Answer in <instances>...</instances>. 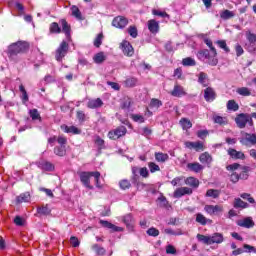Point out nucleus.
<instances>
[{"label":"nucleus","instance_id":"nucleus-14","mask_svg":"<svg viewBox=\"0 0 256 256\" xmlns=\"http://www.w3.org/2000/svg\"><path fill=\"white\" fill-rule=\"evenodd\" d=\"M204 93V99L207 103H213L215 99H217V92H215V89L213 87H206L203 90Z\"/></svg>","mask_w":256,"mask_h":256},{"label":"nucleus","instance_id":"nucleus-16","mask_svg":"<svg viewBox=\"0 0 256 256\" xmlns=\"http://www.w3.org/2000/svg\"><path fill=\"white\" fill-rule=\"evenodd\" d=\"M147 27H148V31L151 33V35H157V33H159V31L161 30L159 21H157L155 19L148 20Z\"/></svg>","mask_w":256,"mask_h":256},{"label":"nucleus","instance_id":"nucleus-61","mask_svg":"<svg viewBox=\"0 0 256 256\" xmlns=\"http://www.w3.org/2000/svg\"><path fill=\"white\" fill-rule=\"evenodd\" d=\"M119 187L120 189H122L123 191L127 190V189H131V182L127 179H123L119 182Z\"/></svg>","mask_w":256,"mask_h":256},{"label":"nucleus","instance_id":"nucleus-56","mask_svg":"<svg viewBox=\"0 0 256 256\" xmlns=\"http://www.w3.org/2000/svg\"><path fill=\"white\" fill-rule=\"evenodd\" d=\"M103 38H104L103 32L99 33L94 39V47H97V49H99V47L103 45Z\"/></svg>","mask_w":256,"mask_h":256},{"label":"nucleus","instance_id":"nucleus-47","mask_svg":"<svg viewBox=\"0 0 256 256\" xmlns=\"http://www.w3.org/2000/svg\"><path fill=\"white\" fill-rule=\"evenodd\" d=\"M236 93L242 97H249L251 95V89L247 87H240L236 89Z\"/></svg>","mask_w":256,"mask_h":256},{"label":"nucleus","instance_id":"nucleus-3","mask_svg":"<svg viewBox=\"0 0 256 256\" xmlns=\"http://www.w3.org/2000/svg\"><path fill=\"white\" fill-rule=\"evenodd\" d=\"M198 59H206L208 65H211L212 67H216V65L219 63V59H217V50L215 52H210L207 49H203L198 51Z\"/></svg>","mask_w":256,"mask_h":256},{"label":"nucleus","instance_id":"nucleus-9","mask_svg":"<svg viewBox=\"0 0 256 256\" xmlns=\"http://www.w3.org/2000/svg\"><path fill=\"white\" fill-rule=\"evenodd\" d=\"M204 211H205V213H207L210 216L221 215V213H223V211H224V208H223V205L207 204L204 206Z\"/></svg>","mask_w":256,"mask_h":256},{"label":"nucleus","instance_id":"nucleus-17","mask_svg":"<svg viewBox=\"0 0 256 256\" xmlns=\"http://www.w3.org/2000/svg\"><path fill=\"white\" fill-rule=\"evenodd\" d=\"M238 227H244L245 229H251L255 227V221H253V217L248 216L243 219L237 221Z\"/></svg>","mask_w":256,"mask_h":256},{"label":"nucleus","instance_id":"nucleus-45","mask_svg":"<svg viewBox=\"0 0 256 256\" xmlns=\"http://www.w3.org/2000/svg\"><path fill=\"white\" fill-rule=\"evenodd\" d=\"M149 107L150 109H159V107H163V102L157 98H152Z\"/></svg>","mask_w":256,"mask_h":256},{"label":"nucleus","instance_id":"nucleus-24","mask_svg":"<svg viewBox=\"0 0 256 256\" xmlns=\"http://www.w3.org/2000/svg\"><path fill=\"white\" fill-rule=\"evenodd\" d=\"M225 241V237H223L222 233L216 232L212 236H210V245L217 244L221 245Z\"/></svg>","mask_w":256,"mask_h":256},{"label":"nucleus","instance_id":"nucleus-62","mask_svg":"<svg viewBox=\"0 0 256 256\" xmlns=\"http://www.w3.org/2000/svg\"><path fill=\"white\" fill-rule=\"evenodd\" d=\"M194 149H195V151L199 152V151H205V149H207V147L205 146L204 142L196 141L194 144Z\"/></svg>","mask_w":256,"mask_h":256},{"label":"nucleus","instance_id":"nucleus-31","mask_svg":"<svg viewBox=\"0 0 256 256\" xmlns=\"http://www.w3.org/2000/svg\"><path fill=\"white\" fill-rule=\"evenodd\" d=\"M212 119L217 125L225 126L229 124V119L226 116L213 115Z\"/></svg>","mask_w":256,"mask_h":256},{"label":"nucleus","instance_id":"nucleus-18","mask_svg":"<svg viewBox=\"0 0 256 256\" xmlns=\"http://www.w3.org/2000/svg\"><path fill=\"white\" fill-rule=\"evenodd\" d=\"M170 95L172 97H185L187 95V92L185 91V88L179 84H175L172 91H170Z\"/></svg>","mask_w":256,"mask_h":256},{"label":"nucleus","instance_id":"nucleus-12","mask_svg":"<svg viewBox=\"0 0 256 256\" xmlns=\"http://www.w3.org/2000/svg\"><path fill=\"white\" fill-rule=\"evenodd\" d=\"M120 49L126 55L127 57H133L135 55V49H133V46L131 45V42L127 40H123L120 44Z\"/></svg>","mask_w":256,"mask_h":256},{"label":"nucleus","instance_id":"nucleus-53","mask_svg":"<svg viewBox=\"0 0 256 256\" xmlns=\"http://www.w3.org/2000/svg\"><path fill=\"white\" fill-rule=\"evenodd\" d=\"M216 45L220 47V49H223L225 53H231V49H229V46H227V41L225 40H218L216 41Z\"/></svg>","mask_w":256,"mask_h":256},{"label":"nucleus","instance_id":"nucleus-13","mask_svg":"<svg viewBox=\"0 0 256 256\" xmlns=\"http://www.w3.org/2000/svg\"><path fill=\"white\" fill-rule=\"evenodd\" d=\"M240 143L245 145V147L256 145V134L255 133H245L244 137L240 139Z\"/></svg>","mask_w":256,"mask_h":256},{"label":"nucleus","instance_id":"nucleus-23","mask_svg":"<svg viewBox=\"0 0 256 256\" xmlns=\"http://www.w3.org/2000/svg\"><path fill=\"white\" fill-rule=\"evenodd\" d=\"M187 169L189 171H192L193 173H203V169H205V166H203L199 162H192L187 164Z\"/></svg>","mask_w":256,"mask_h":256},{"label":"nucleus","instance_id":"nucleus-7","mask_svg":"<svg viewBox=\"0 0 256 256\" xmlns=\"http://www.w3.org/2000/svg\"><path fill=\"white\" fill-rule=\"evenodd\" d=\"M27 49V44L23 42H17L8 47V55L10 57H15V55H19V53H24Z\"/></svg>","mask_w":256,"mask_h":256},{"label":"nucleus","instance_id":"nucleus-49","mask_svg":"<svg viewBox=\"0 0 256 256\" xmlns=\"http://www.w3.org/2000/svg\"><path fill=\"white\" fill-rule=\"evenodd\" d=\"M29 116L32 121H41V114H39V110L36 108L29 110Z\"/></svg>","mask_w":256,"mask_h":256},{"label":"nucleus","instance_id":"nucleus-35","mask_svg":"<svg viewBox=\"0 0 256 256\" xmlns=\"http://www.w3.org/2000/svg\"><path fill=\"white\" fill-rule=\"evenodd\" d=\"M71 13L72 16L75 17L78 21H84L85 17H83V14L81 13V10H79V7L77 6H72L71 7Z\"/></svg>","mask_w":256,"mask_h":256},{"label":"nucleus","instance_id":"nucleus-55","mask_svg":"<svg viewBox=\"0 0 256 256\" xmlns=\"http://www.w3.org/2000/svg\"><path fill=\"white\" fill-rule=\"evenodd\" d=\"M152 14L155 15L156 17H162V19H169L170 18L169 14H167V12L157 10V9H153Z\"/></svg>","mask_w":256,"mask_h":256},{"label":"nucleus","instance_id":"nucleus-64","mask_svg":"<svg viewBox=\"0 0 256 256\" xmlns=\"http://www.w3.org/2000/svg\"><path fill=\"white\" fill-rule=\"evenodd\" d=\"M93 249L95 250V253H96L97 255H100V256H103V255H105V253H107V251L105 250V248L100 247V246L97 245V244L93 246Z\"/></svg>","mask_w":256,"mask_h":256},{"label":"nucleus","instance_id":"nucleus-42","mask_svg":"<svg viewBox=\"0 0 256 256\" xmlns=\"http://www.w3.org/2000/svg\"><path fill=\"white\" fill-rule=\"evenodd\" d=\"M137 83H139V80L136 77H129L124 81L125 87H137Z\"/></svg>","mask_w":256,"mask_h":256},{"label":"nucleus","instance_id":"nucleus-46","mask_svg":"<svg viewBox=\"0 0 256 256\" xmlns=\"http://www.w3.org/2000/svg\"><path fill=\"white\" fill-rule=\"evenodd\" d=\"M182 65L184 67H195L197 65V62L191 57H186L182 59Z\"/></svg>","mask_w":256,"mask_h":256},{"label":"nucleus","instance_id":"nucleus-63","mask_svg":"<svg viewBox=\"0 0 256 256\" xmlns=\"http://www.w3.org/2000/svg\"><path fill=\"white\" fill-rule=\"evenodd\" d=\"M246 39L249 43H256V34L248 30L246 31Z\"/></svg>","mask_w":256,"mask_h":256},{"label":"nucleus","instance_id":"nucleus-29","mask_svg":"<svg viewBox=\"0 0 256 256\" xmlns=\"http://www.w3.org/2000/svg\"><path fill=\"white\" fill-rule=\"evenodd\" d=\"M184 183L185 185H188V187H192V189H197L199 187V179L193 176L187 177L184 180Z\"/></svg>","mask_w":256,"mask_h":256},{"label":"nucleus","instance_id":"nucleus-33","mask_svg":"<svg viewBox=\"0 0 256 256\" xmlns=\"http://www.w3.org/2000/svg\"><path fill=\"white\" fill-rule=\"evenodd\" d=\"M198 83H200L203 87H209V77L207 76V73L200 72L198 75Z\"/></svg>","mask_w":256,"mask_h":256},{"label":"nucleus","instance_id":"nucleus-5","mask_svg":"<svg viewBox=\"0 0 256 256\" xmlns=\"http://www.w3.org/2000/svg\"><path fill=\"white\" fill-rule=\"evenodd\" d=\"M68 53H69V43L63 40L55 51L56 61L61 63L63 59H65Z\"/></svg>","mask_w":256,"mask_h":256},{"label":"nucleus","instance_id":"nucleus-59","mask_svg":"<svg viewBox=\"0 0 256 256\" xmlns=\"http://www.w3.org/2000/svg\"><path fill=\"white\" fill-rule=\"evenodd\" d=\"M148 169H149L150 173H157V171H161V167H159V164H157L155 162H149Z\"/></svg>","mask_w":256,"mask_h":256},{"label":"nucleus","instance_id":"nucleus-15","mask_svg":"<svg viewBox=\"0 0 256 256\" xmlns=\"http://www.w3.org/2000/svg\"><path fill=\"white\" fill-rule=\"evenodd\" d=\"M184 195H193V188L180 187L177 188L173 193V197L175 199H181V197H184Z\"/></svg>","mask_w":256,"mask_h":256},{"label":"nucleus","instance_id":"nucleus-32","mask_svg":"<svg viewBox=\"0 0 256 256\" xmlns=\"http://www.w3.org/2000/svg\"><path fill=\"white\" fill-rule=\"evenodd\" d=\"M62 129H64L65 133H71L72 135H81L82 130L81 128H77L76 126H62Z\"/></svg>","mask_w":256,"mask_h":256},{"label":"nucleus","instance_id":"nucleus-58","mask_svg":"<svg viewBox=\"0 0 256 256\" xmlns=\"http://www.w3.org/2000/svg\"><path fill=\"white\" fill-rule=\"evenodd\" d=\"M130 119H132L134 123H143L145 121V117L141 114H131Z\"/></svg>","mask_w":256,"mask_h":256},{"label":"nucleus","instance_id":"nucleus-20","mask_svg":"<svg viewBox=\"0 0 256 256\" xmlns=\"http://www.w3.org/2000/svg\"><path fill=\"white\" fill-rule=\"evenodd\" d=\"M199 161L202 165H207V167H211V163H213V156L209 154V152H203L199 155Z\"/></svg>","mask_w":256,"mask_h":256},{"label":"nucleus","instance_id":"nucleus-57","mask_svg":"<svg viewBox=\"0 0 256 256\" xmlns=\"http://www.w3.org/2000/svg\"><path fill=\"white\" fill-rule=\"evenodd\" d=\"M76 117H77L79 123H85V121H87V114H85V112L83 110H78L76 112Z\"/></svg>","mask_w":256,"mask_h":256},{"label":"nucleus","instance_id":"nucleus-11","mask_svg":"<svg viewBox=\"0 0 256 256\" xmlns=\"http://www.w3.org/2000/svg\"><path fill=\"white\" fill-rule=\"evenodd\" d=\"M127 25H129V19L125 16H116L112 20V26L117 29H125Z\"/></svg>","mask_w":256,"mask_h":256},{"label":"nucleus","instance_id":"nucleus-37","mask_svg":"<svg viewBox=\"0 0 256 256\" xmlns=\"http://www.w3.org/2000/svg\"><path fill=\"white\" fill-rule=\"evenodd\" d=\"M38 215H51V208H49V204L41 205L37 207Z\"/></svg>","mask_w":256,"mask_h":256},{"label":"nucleus","instance_id":"nucleus-43","mask_svg":"<svg viewBox=\"0 0 256 256\" xmlns=\"http://www.w3.org/2000/svg\"><path fill=\"white\" fill-rule=\"evenodd\" d=\"M29 201H31V195L29 193L20 194L16 198L17 203H29Z\"/></svg>","mask_w":256,"mask_h":256},{"label":"nucleus","instance_id":"nucleus-60","mask_svg":"<svg viewBox=\"0 0 256 256\" xmlns=\"http://www.w3.org/2000/svg\"><path fill=\"white\" fill-rule=\"evenodd\" d=\"M164 233H166V235H175V236H179V235H183V230L181 229H177V230H173L171 228H166L164 229Z\"/></svg>","mask_w":256,"mask_h":256},{"label":"nucleus","instance_id":"nucleus-10","mask_svg":"<svg viewBox=\"0 0 256 256\" xmlns=\"http://www.w3.org/2000/svg\"><path fill=\"white\" fill-rule=\"evenodd\" d=\"M227 153L230 157V159H233L234 161H245L246 156L243 151H239L235 148H228Z\"/></svg>","mask_w":256,"mask_h":256},{"label":"nucleus","instance_id":"nucleus-21","mask_svg":"<svg viewBox=\"0 0 256 256\" xmlns=\"http://www.w3.org/2000/svg\"><path fill=\"white\" fill-rule=\"evenodd\" d=\"M195 221L203 227H205V225H211L213 223V220L205 217V215H203L202 213L195 214Z\"/></svg>","mask_w":256,"mask_h":256},{"label":"nucleus","instance_id":"nucleus-28","mask_svg":"<svg viewBox=\"0 0 256 256\" xmlns=\"http://www.w3.org/2000/svg\"><path fill=\"white\" fill-rule=\"evenodd\" d=\"M233 207L234 209H249V203L243 201L241 198H235Z\"/></svg>","mask_w":256,"mask_h":256},{"label":"nucleus","instance_id":"nucleus-30","mask_svg":"<svg viewBox=\"0 0 256 256\" xmlns=\"http://www.w3.org/2000/svg\"><path fill=\"white\" fill-rule=\"evenodd\" d=\"M39 167L42 169V171H47V172L55 171V164H53L49 161L40 162Z\"/></svg>","mask_w":256,"mask_h":256},{"label":"nucleus","instance_id":"nucleus-2","mask_svg":"<svg viewBox=\"0 0 256 256\" xmlns=\"http://www.w3.org/2000/svg\"><path fill=\"white\" fill-rule=\"evenodd\" d=\"M237 169L241 170V172L238 174L240 179L247 181V179H249V173H251V166L241 165L237 162L226 166L227 171H237Z\"/></svg>","mask_w":256,"mask_h":256},{"label":"nucleus","instance_id":"nucleus-54","mask_svg":"<svg viewBox=\"0 0 256 256\" xmlns=\"http://www.w3.org/2000/svg\"><path fill=\"white\" fill-rule=\"evenodd\" d=\"M93 177L95 179L97 189H103V184H101V172L94 171Z\"/></svg>","mask_w":256,"mask_h":256},{"label":"nucleus","instance_id":"nucleus-50","mask_svg":"<svg viewBox=\"0 0 256 256\" xmlns=\"http://www.w3.org/2000/svg\"><path fill=\"white\" fill-rule=\"evenodd\" d=\"M240 197H241V199H244L245 201H248V203H250L251 205H254V207H256L255 198H253V196H251V194L242 193V194H240Z\"/></svg>","mask_w":256,"mask_h":256},{"label":"nucleus","instance_id":"nucleus-25","mask_svg":"<svg viewBox=\"0 0 256 256\" xmlns=\"http://www.w3.org/2000/svg\"><path fill=\"white\" fill-rule=\"evenodd\" d=\"M122 221L126 225L127 229H133L135 227V219H133V215L131 214L123 216Z\"/></svg>","mask_w":256,"mask_h":256},{"label":"nucleus","instance_id":"nucleus-8","mask_svg":"<svg viewBox=\"0 0 256 256\" xmlns=\"http://www.w3.org/2000/svg\"><path fill=\"white\" fill-rule=\"evenodd\" d=\"M94 174L95 172L90 171H82L78 173L80 181L86 189H93V185H91V177H93Z\"/></svg>","mask_w":256,"mask_h":256},{"label":"nucleus","instance_id":"nucleus-51","mask_svg":"<svg viewBox=\"0 0 256 256\" xmlns=\"http://www.w3.org/2000/svg\"><path fill=\"white\" fill-rule=\"evenodd\" d=\"M19 91L22 94L21 99L23 103H27V101H29V94H27V90L25 89V86L23 84L19 86Z\"/></svg>","mask_w":256,"mask_h":256},{"label":"nucleus","instance_id":"nucleus-38","mask_svg":"<svg viewBox=\"0 0 256 256\" xmlns=\"http://www.w3.org/2000/svg\"><path fill=\"white\" fill-rule=\"evenodd\" d=\"M126 32L128 33V35H130V37H132V39H137V37H139V30L137 29L136 25H130L126 29Z\"/></svg>","mask_w":256,"mask_h":256},{"label":"nucleus","instance_id":"nucleus-40","mask_svg":"<svg viewBox=\"0 0 256 256\" xmlns=\"http://www.w3.org/2000/svg\"><path fill=\"white\" fill-rule=\"evenodd\" d=\"M54 154H56L57 157H65V155H67V148L65 145L56 146L54 147Z\"/></svg>","mask_w":256,"mask_h":256},{"label":"nucleus","instance_id":"nucleus-27","mask_svg":"<svg viewBox=\"0 0 256 256\" xmlns=\"http://www.w3.org/2000/svg\"><path fill=\"white\" fill-rule=\"evenodd\" d=\"M154 157L157 163H167V161H169V154L167 153L155 152Z\"/></svg>","mask_w":256,"mask_h":256},{"label":"nucleus","instance_id":"nucleus-39","mask_svg":"<svg viewBox=\"0 0 256 256\" xmlns=\"http://www.w3.org/2000/svg\"><path fill=\"white\" fill-rule=\"evenodd\" d=\"M183 131H189L193 127V123L188 118H181L179 121Z\"/></svg>","mask_w":256,"mask_h":256},{"label":"nucleus","instance_id":"nucleus-26","mask_svg":"<svg viewBox=\"0 0 256 256\" xmlns=\"http://www.w3.org/2000/svg\"><path fill=\"white\" fill-rule=\"evenodd\" d=\"M103 105L101 98L90 99L87 103L88 109H99Z\"/></svg>","mask_w":256,"mask_h":256},{"label":"nucleus","instance_id":"nucleus-4","mask_svg":"<svg viewBox=\"0 0 256 256\" xmlns=\"http://www.w3.org/2000/svg\"><path fill=\"white\" fill-rule=\"evenodd\" d=\"M235 123L239 129H245L248 123V125L252 127V130L255 131V127L253 126V118L251 117V114H247V113L238 114L235 117Z\"/></svg>","mask_w":256,"mask_h":256},{"label":"nucleus","instance_id":"nucleus-52","mask_svg":"<svg viewBox=\"0 0 256 256\" xmlns=\"http://www.w3.org/2000/svg\"><path fill=\"white\" fill-rule=\"evenodd\" d=\"M219 195H221V191L216 189H208L206 192V197H212V199H218Z\"/></svg>","mask_w":256,"mask_h":256},{"label":"nucleus","instance_id":"nucleus-6","mask_svg":"<svg viewBox=\"0 0 256 256\" xmlns=\"http://www.w3.org/2000/svg\"><path fill=\"white\" fill-rule=\"evenodd\" d=\"M125 135H127V127L124 125H120L108 132V138H110L111 141H118V139L125 137Z\"/></svg>","mask_w":256,"mask_h":256},{"label":"nucleus","instance_id":"nucleus-34","mask_svg":"<svg viewBox=\"0 0 256 256\" xmlns=\"http://www.w3.org/2000/svg\"><path fill=\"white\" fill-rule=\"evenodd\" d=\"M131 105H133V100L126 96L120 102V109H123L124 111L131 109Z\"/></svg>","mask_w":256,"mask_h":256},{"label":"nucleus","instance_id":"nucleus-36","mask_svg":"<svg viewBox=\"0 0 256 256\" xmlns=\"http://www.w3.org/2000/svg\"><path fill=\"white\" fill-rule=\"evenodd\" d=\"M233 17H235V11L227 9L220 11V18H222L223 21H228V19H233Z\"/></svg>","mask_w":256,"mask_h":256},{"label":"nucleus","instance_id":"nucleus-22","mask_svg":"<svg viewBox=\"0 0 256 256\" xmlns=\"http://www.w3.org/2000/svg\"><path fill=\"white\" fill-rule=\"evenodd\" d=\"M99 223L105 228V229H111L114 233H119L123 231L122 227L116 226L113 223L107 221V220H100Z\"/></svg>","mask_w":256,"mask_h":256},{"label":"nucleus","instance_id":"nucleus-19","mask_svg":"<svg viewBox=\"0 0 256 256\" xmlns=\"http://www.w3.org/2000/svg\"><path fill=\"white\" fill-rule=\"evenodd\" d=\"M48 143L49 145H51V147H53V145H55V143H58L60 145H67V137L61 135V136H51L50 138H48Z\"/></svg>","mask_w":256,"mask_h":256},{"label":"nucleus","instance_id":"nucleus-48","mask_svg":"<svg viewBox=\"0 0 256 256\" xmlns=\"http://www.w3.org/2000/svg\"><path fill=\"white\" fill-rule=\"evenodd\" d=\"M196 238L200 243H204V245H211V236H205L203 234H197Z\"/></svg>","mask_w":256,"mask_h":256},{"label":"nucleus","instance_id":"nucleus-41","mask_svg":"<svg viewBox=\"0 0 256 256\" xmlns=\"http://www.w3.org/2000/svg\"><path fill=\"white\" fill-rule=\"evenodd\" d=\"M106 59H107V56H105V52H98L93 57V61L97 65H101V63H103Z\"/></svg>","mask_w":256,"mask_h":256},{"label":"nucleus","instance_id":"nucleus-1","mask_svg":"<svg viewBox=\"0 0 256 256\" xmlns=\"http://www.w3.org/2000/svg\"><path fill=\"white\" fill-rule=\"evenodd\" d=\"M61 33H64L65 37H66V41H68V43H71L72 38H71V24H69V22L67 21V19L62 18L59 20V23L57 22H52L49 25V34L50 35H59Z\"/></svg>","mask_w":256,"mask_h":256},{"label":"nucleus","instance_id":"nucleus-44","mask_svg":"<svg viewBox=\"0 0 256 256\" xmlns=\"http://www.w3.org/2000/svg\"><path fill=\"white\" fill-rule=\"evenodd\" d=\"M228 111H239V104L235 100H229L226 104Z\"/></svg>","mask_w":256,"mask_h":256}]
</instances>
